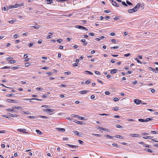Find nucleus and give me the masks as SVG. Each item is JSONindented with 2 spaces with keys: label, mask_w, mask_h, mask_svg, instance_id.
I'll list each match as a JSON object with an SVG mask.
<instances>
[{
  "label": "nucleus",
  "mask_w": 158,
  "mask_h": 158,
  "mask_svg": "<svg viewBox=\"0 0 158 158\" xmlns=\"http://www.w3.org/2000/svg\"><path fill=\"white\" fill-rule=\"evenodd\" d=\"M153 117H151V118H146L145 119L139 118L138 119V121L139 122H148L149 121L151 120H153Z\"/></svg>",
  "instance_id": "f257e3e1"
},
{
  "label": "nucleus",
  "mask_w": 158,
  "mask_h": 158,
  "mask_svg": "<svg viewBox=\"0 0 158 158\" xmlns=\"http://www.w3.org/2000/svg\"><path fill=\"white\" fill-rule=\"evenodd\" d=\"M75 27L81 30H84L86 31L88 30L86 28L81 26L76 25Z\"/></svg>",
  "instance_id": "f03ea898"
},
{
  "label": "nucleus",
  "mask_w": 158,
  "mask_h": 158,
  "mask_svg": "<svg viewBox=\"0 0 158 158\" xmlns=\"http://www.w3.org/2000/svg\"><path fill=\"white\" fill-rule=\"evenodd\" d=\"M17 131L22 133H25L26 134H28V132L25 131H26V130L25 129H17Z\"/></svg>",
  "instance_id": "7ed1b4c3"
},
{
  "label": "nucleus",
  "mask_w": 158,
  "mask_h": 158,
  "mask_svg": "<svg viewBox=\"0 0 158 158\" xmlns=\"http://www.w3.org/2000/svg\"><path fill=\"white\" fill-rule=\"evenodd\" d=\"M111 3L114 6H115L117 7H119V5L117 4V3L115 1H114L113 0H112Z\"/></svg>",
  "instance_id": "20e7f679"
},
{
  "label": "nucleus",
  "mask_w": 158,
  "mask_h": 158,
  "mask_svg": "<svg viewBox=\"0 0 158 158\" xmlns=\"http://www.w3.org/2000/svg\"><path fill=\"white\" fill-rule=\"evenodd\" d=\"M74 122L77 124H78L80 125H83L84 124V123L83 122L81 121H79L77 120H75V121H74Z\"/></svg>",
  "instance_id": "39448f33"
},
{
  "label": "nucleus",
  "mask_w": 158,
  "mask_h": 158,
  "mask_svg": "<svg viewBox=\"0 0 158 158\" xmlns=\"http://www.w3.org/2000/svg\"><path fill=\"white\" fill-rule=\"evenodd\" d=\"M134 102L135 103L138 105L140 103H141V101L140 100L136 99L134 100Z\"/></svg>",
  "instance_id": "423d86ee"
},
{
  "label": "nucleus",
  "mask_w": 158,
  "mask_h": 158,
  "mask_svg": "<svg viewBox=\"0 0 158 158\" xmlns=\"http://www.w3.org/2000/svg\"><path fill=\"white\" fill-rule=\"evenodd\" d=\"M7 101H8V102H11V103H15L17 102V101L16 100H14L8 99L7 100Z\"/></svg>",
  "instance_id": "0eeeda50"
},
{
  "label": "nucleus",
  "mask_w": 158,
  "mask_h": 158,
  "mask_svg": "<svg viewBox=\"0 0 158 158\" xmlns=\"http://www.w3.org/2000/svg\"><path fill=\"white\" fill-rule=\"evenodd\" d=\"M24 100H36L37 101H42V99H38V98H31V99H24Z\"/></svg>",
  "instance_id": "6e6552de"
},
{
  "label": "nucleus",
  "mask_w": 158,
  "mask_h": 158,
  "mask_svg": "<svg viewBox=\"0 0 158 158\" xmlns=\"http://www.w3.org/2000/svg\"><path fill=\"white\" fill-rule=\"evenodd\" d=\"M88 92V90H82L81 91L79 92V94H86Z\"/></svg>",
  "instance_id": "1a4fd4ad"
},
{
  "label": "nucleus",
  "mask_w": 158,
  "mask_h": 158,
  "mask_svg": "<svg viewBox=\"0 0 158 158\" xmlns=\"http://www.w3.org/2000/svg\"><path fill=\"white\" fill-rule=\"evenodd\" d=\"M116 138H118L120 139H124V137L120 135H116L114 136Z\"/></svg>",
  "instance_id": "9d476101"
},
{
  "label": "nucleus",
  "mask_w": 158,
  "mask_h": 158,
  "mask_svg": "<svg viewBox=\"0 0 158 158\" xmlns=\"http://www.w3.org/2000/svg\"><path fill=\"white\" fill-rule=\"evenodd\" d=\"M117 69H113L110 71V73L111 74L115 73L117 72Z\"/></svg>",
  "instance_id": "9b49d317"
},
{
  "label": "nucleus",
  "mask_w": 158,
  "mask_h": 158,
  "mask_svg": "<svg viewBox=\"0 0 158 158\" xmlns=\"http://www.w3.org/2000/svg\"><path fill=\"white\" fill-rule=\"evenodd\" d=\"M130 135L132 137H138L139 136L138 134H131Z\"/></svg>",
  "instance_id": "f8f14e48"
},
{
  "label": "nucleus",
  "mask_w": 158,
  "mask_h": 158,
  "mask_svg": "<svg viewBox=\"0 0 158 158\" xmlns=\"http://www.w3.org/2000/svg\"><path fill=\"white\" fill-rule=\"evenodd\" d=\"M6 110L7 111H12V112H17L16 110H14V109H6Z\"/></svg>",
  "instance_id": "ddd939ff"
},
{
  "label": "nucleus",
  "mask_w": 158,
  "mask_h": 158,
  "mask_svg": "<svg viewBox=\"0 0 158 158\" xmlns=\"http://www.w3.org/2000/svg\"><path fill=\"white\" fill-rule=\"evenodd\" d=\"M56 129L59 131L64 132L65 131V129L64 128H57Z\"/></svg>",
  "instance_id": "4468645a"
},
{
  "label": "nucleus",
  "mask_w": 158,
  "mask_h": 158,
  "mask_svg": "<svg viewBox=\"0 0 158 158\" xmlns=\"http://www.w3.org/2000/svg\"><path fill=\"white\" fill-rule=\"evenodd\" d=\"M66 145L70 147H71L72 148H76L78 147V146H77L72 145L69 144H66Z\"/></svg>",
  "instance_id": "2eb2a0df"
},
{
  "label": "nucleus",
  "mask_w": 158,
  "mask_h": 158,
  "mask_svg": "<svg viewBox=\"0 0 158 158\" xmlns=\"http://www.w3.org/2000/svg\"><path fill=\"white\" fill-rule=\"evenodd\" d=\"M105 37L103 36H102L100 37L99 38H95V40H98V41H100L101 39H103Z\"/></svg>",
  "instance_id": "dca6fc26"
},
{
  "label": "nucleus",
  "mask_w": 158,
  "mask_h": 158,
  "mask_svg": "<svg viewBox=\"0 0 158 158\" xmlns=\"http://www.w3.org/2000/svg\"><path fill=\"white\" fill-rule=\"evenodd\" d=\"M12 108L13 109H18L19 110H21L22 108L20 106H12Z\"/></svg>",
  "instance_id": "f3484780"
},
{
  "label": "nucleus",
  "mask_w": 158,
  "mask_h": 158,
  "mask_svg": "<svg viewBox=\"0 0 158 158\" xmlns=\"http://www.w3.org/2000/svg\"><path fill=\"white\" fill-rule=\"evenodd\" d=\"M2 10L4 11L8 10H9V8L7 6H4L2 8Z\"/></svg>",
  "instance_id": "a211bd4d"
},
{
  "label": "nucleus",
  "mask_w": 158,
  "mask_h": 158,
  "mask_svg": "<svg viewBox=\"0 0 158 158\" xmlns=\"http://www.w3.org/2000/svg\"><path fill=\"white\" fill-rule=\"evenodd\" d=\"M84 73L85 74H89L90 75H92L93 73L90 71H84Z\"/></svg>",
  "instance_id": "6ab92c4d"
},
{
  "label": "nucleus",
  "mask_w": 158,
  "mask_h": 158,
  "mask_svg": "<svg viewBox=\"0 0 158 158\" xmlns=\"http://www.w3.org/2000/svg\"><path fill=\"white\" fill-rule=\"evenodd\" d=\"M32 27L36 29H38L40 27V26L39 25H36L33 26Z\"/></svg>",
  "instance_id": "aec40b11"
},
{
  "label": "nucleus",
  "mask_w": 158,
  "mask_h": 158,
  "mask_svg": "<svg viewBox=\"0 0 158 158\" xmlns=\"http://www.w3.org/2000/svg\"><path fill=\"white\" fill-rule=\"evenodd\" d=\"M8 114H10L11 117H18V115L17 114H14L10 113H9Z\"/></svg>",
  "instance_id": "412c9836"
},
{
  "label": "nucleus",
  "mask_w": 158,
  "mask_h": 158,
  "mask_svg": "<svg viewBox=\"0 0 158 158\" xmlns=\"http://www.w3.org/2000/svg\"><path fill=\"white\" fill-rule=\"evenodd\" d=\"M128 11L130 13H132L133 12H135L134 10L133 9V8L132 9H129L128 10Z\"/></svg>",
  "instance_id": "4be33fe9"
},
{
  "label": "nucleus",
  "mask_w": 158,
  "mask_h": 158,
  "mask_svg": "<svg viewBox=\"0 0 158 158\" xmlns=\"http://www.w3.org/2000/svg\"><path fill=\"white\" fill-rule=\"evenodd\" d=\"M145 150L150 153H152L154 152V151L149 149H145Z\"/></svg>",
  "instance_id": "5701e85b"
},
{
  "label": "nucleus",
  "mask_w": 158,
  "mask_h": 158,
  "mask_svg": "<svg viewBox=\"0 0 158 158\" xmlns=\"http://www.w3.org/2000/svg\"><path fill=\"white\" fill-rule=\"evenodd\" d=\"M36 132L39 135H42V133L40 130H36Z\"/></svg>",
  "instance_id": "b1692460"
},
{
  "label": "nucleus",
  "mask_w": 158,
  "mask_h": 158,
  "mask_svg": "<svg viewBox=\"0 0 158 158\" xmlns=\"http://www.w3.org/2000/svg\"><path fill=\"white\" fill-rule=\"evenodd\" d=\"M116 127L119 128L123 129V126H122L121 125H116Z\"/></svg>",
  "instance_id": "393cba45"
},
{
  "label": "nucleus",
  "mask_w": 158,
  "mask_h": 158,
  "mask_svg": "<svg viewBox=\"0 0 158 158\" xmlns=\"http://www.w3.org/2000/svg\"><path fill=\"white\" fill-rule=\"evenodd\" d=\"M140 6V4L139 3H138L136 6H135V8H137L138 10Z\"/></svg>",
  "instance_id": "a878e982"
},
{
  "label": "nucleus",
  "mask_w": 158,
  "mask_h": 158,
  "mask_svg": "<svg viewBox=\"0 0 158 158\" xmlns=\"http://www.w3.org/2000/svg\"><path fill=\"white\" fill-rule=\"evenodd\" d=\"M19 67L18 66H14L11 68V69L13 70H15L18 69Z\"/></svg>",
  "instance_id": "bb28decb"
},
{
  "label": "nucleus",
  "mask_w": 158,
  "mask_h": 158,
  "mask_svg": "<svg viewBox=\"0 0 158 158\" xmlns=\"http://www.w3.org/2000/svg\"><path fill=\"white\" fill-rule=\"evenodd\" d=\"M27 118H31V119H33L35 118V117L34 116H28L27 117Z\"/></svg>",
  "instance_id": "cd10ccee"
},
{
  "label": "nucleus",
  "mask_w": 158,
  "mask_h": 158,
  "mask_svg": "<svg viewBox=\"0 0 158 158\" xmlns=\"http://www.w3.org/2000/svg\"><path fill=\"white\" fill-rule=\"evenodd\" d=\"M74 133H75V134H76V135H77L78 136H80V133L78 131H74Z\"/></svg>",
  "instance_id": "c85d7f7f"
},
{
  "label": "nucleus",
  "mask_w": 158,
  "mask_h": 158,
  "mask_svg": "<svg viewBox=\"0 0 158 158\" xmlns=\"http://www.w3.org/2000/svg\"><path fill=\"white\" fill-rule=\"evenodd\" d=\"M16 21V20L15 19L11 20L9 21V23H10L12 24L13 23L15 22Z\"/></svg>",
  "instance_id": "c756f323"
},
{
  "label": "nucleus",
  "mask_w": 158,
  "mask_h": 158,
  "mask_svg": "<svg viewBox=\"0 0 158 158\" xmlns=\"http://www.w3.org/2000/svg\"><path fill=\"white\" fill-rule=\"evenodd\" d=\"M47 4H50L52 2V0H46Z\"/></svg>",
  "instance_id": "7c9ffc66"
},
{
  "label": "nucleus",
  "mask_w": 158,
  "mask_h": 158,
  "mask_svg": "<svg viewBox=\"0 0 158 158\" xmlns=\"http://www.w3.org/2000/svg\"><path fill=\"white\" fill-rule=\"evenodd\" d=\"M9 61L10 62V64H14L16 62V61L15 60H9Z\"/></svg>",
  "instance_id": "2f4dec72"
},
{
  "label": "nucleus",
  "mask_w": 158,
  "mask_h": 158,
  "mask_svg": "<svg viewBox=\"0 0 158 158\" xmlns=\"http://www.w3.org/2000/svg\"><path fill=\"white\" fill-rule=\"evenodd\" d=\"M91 81L90 80H88L86 81L85 82V83L87 85V84H89L90 82Z\"/></svg>",
  "instance_id": "473e14b6"
},
{
  "label": "nucleus",
  "mask_w": 158,
  "mask_h": 158,
  "mask_svg": "<svg viewBox=\"0 0 158 158\" xmlns=\"http://www.w3.org/2000/svg\"><path fill=\"white\" fill-rule=\"evenodd\" d=\"M105 136L107 137H108V138H109L110 139H112L114 137L113 136H110V135H105Z\"/></svg>",
  "instance_id": "72a5a7b5"
},
{
  "label": "nucleus",
  "mask_w": 158,
  "mask_h": 158,
  "mask_svg": "<svg viewBox=\"0 0 158 158\" xmlns=\"http://www.w3.org/2000/svg\"><path fill=\"white\" fill-rule=\"evenodd\" d=\"M143 138L145 139H152V137L151 136H144L143 137Z\"/></svg>",
  "instance_id": "f704fd0d"
},
{
  "label": "nucleus",
  "mask_w": 158,
  "mask_h": 158,
  "mask_svg": "<svg viewBox=\"0 0 158 158\" xmlns=\"http://www.w3.org/2000/svg\"><path fill=\"white\" fill-rule=\"evenodd\" d=\"M149 69H150V70H151L152 71H153V72H154V73H157V72L156 71H155V70L154 69H152V68L151 67H149Z\"/></svg>",
  "instance_id": "c9c22d12"
},
{
  "label": "nucleus",
  "mask_w": 158,
  "mask_h": 158,
  "mask_svg": "<svg viewBox=\"0 0 158 158\" xmlns=\"http://www.w3.org/2000/svg\"><path fill=\"white\" fill-rule=\"evenodd\" d=\"M36 90H39V91H42V90H43V89L42 88H37L36 89Z\"/></svg>",
  "instance_id": "e433bc0d"
},
{
  "label": "nucleus",
  "mask_w": 158,
  "mask_h": 158,
  "mask_svg": "<svg viewBox=\"0 0 158 158\" xmlns=\"http://www.w3.org/2000/svg\"><path fill=\"white\" fill-rule=\"evenodd\" d=\"M22 114H30V113L28 112V111H27V112H25V111H23V113H22Z\"/></svg>",
  "instance_id": "4c0bfd02"
},
{
  "label": "nucleus",
  "mask_w": 158,
  "mask_h": 158,
  "mask_svg": "<svg viewBox=\"0 0 158 158\" xmlns=\"http://www.w3.org/2000/svg\"><path fill=\"white\" fill-rule=\"evenodd\" d=\"M10 68V67H7V66H5L3 67H2L1 68V69H9Z\"/></svg>",
  "instance_id": "58836bf2"
},
{
  "label": "nucleus",
  "mask_w": 158,
  "mask_h": 158,
  "mask_svg": "<svg viewBox=\"0 0 158 158\" xmlns=\"http://www.w3.org/2000/svg\"><path fill=\"white\" fill-rule=\"evenodd\" d=\"M112 145H113L114 146L116 147L117 148H119V146L117 144H116L115 143H113L112 144Z\"/></svg>",
  "instance_id": "ea45409f"
},
{
  "label": "nucleus",
  "mask_w": 158,
  "mask_h": 158,
  "mask_svg": "<svg viewBox=\"0 0 158 158\" xmlns=\"http://www.w3.org/2000/svg\"><path fill=\"white\" fill-rule=\"evenodd\" d=\"M42 41L43 40L41 39H40L38 41V43L39 44H40L42 43Z\"/></svg>",
  "instance_id": "a19ab883"
},
{
  "label": "nucleus",
  "mask_w": 158,
  "mask_h": 158,
  "mask_svg": "<svg viewBox=\"0 0 158 158\" xmlns=\"http://www.w3.org/2000/svg\"><path fill=\"white\" fill-rule=\"evenodd\" d=\"M126 2L127 4L129 5H132L131 3L129 1H127Z\"/></svg>",
  "instance_id": "79ce46f5"
},
{
  "label": "nucleus",
  "mask_w": 158,
  "mask_h": 158,
  "mask_svg": "<svg viewBox=\"0 0 158 158\" xmlns=\"http://www.w3.org/2000/svg\"><path fill=\"white\" fill-rule=\"evenodd\" d=\"M97 75H100L101 74L100 73L97 71H95L94 72Z\"/></svg>",
  "instance_id": "37998d69"
},
{
  "label": "nucleus",
  "mask_w": 158,
  "mask_h": 158,
  "mask_svg": "<svg viewBox=\"0 0 158 158\" xmlns=\"http://www.w3.org/2000/svg\"><path fill=\"white\" fill-rule=\"evenodd\" d=\"M14 94H8L6 95V96L8 97H10L11 96H14Z\"/></svg>",
  "instance_id": "c03bdc74"
},
{
  "label": "nucleus",
  "mask_w": 158,
  "mask_h": 158,
  "mask_svg": "<svg viewBox=\"0 0 158 158\" xmlns=\"http://www.w3.org/2000/svg\"><path fill=\"white\" fill-rule=\"evenodd\" d=\"M122 4L124 6H128L126 4V3L124 2H122Z\"/></svg>",
  "instance_id": "a18cd8bd"
},
{
  "label": "nucleus",
  "mask_w": 158,
  "mask_h": 158,
  "mask_svg": "<svg viewBox=\"0 0 158 158\" xmlns=\"http://www.w3.org/2000/svg\"><path fill=\"white\" fill-rule=\"evenodd\" d=\"M18 37V35L17 34H15L13 36V38L14 39H16Z\"/></svg>",
  "instance_id": "49530a36"
},
{
  "label": "nucleus",
  "mask_w": 158,
  "mask_h": 158,
  "mask_svg": "<svg viewBox=\"0 0 158 158\" xmlns=\"http://www.w3.org/2000/svg\"><path fill=\"white\" fill-rule=\"evenodd\" d=\"M28 33L27 32H26L25 33H24L23 34H22V35L23 36H26L27 35H28Z\"/></svg>",
  "instance_id": "de8ad7c7"
},
{
  "label": "nucleus",
  "mask_w": 158,
  "mask_h": 158,
  "mask_svg": "<svg viewBox=\"0 0 158 158\" xmlns=\"http://www.w3.org/2000/svg\"><path fill=\"white\" fill-rule=\"evenodd\" d=\"M40 117L42 118H45L46 119H47L48 118L47 117L45 116H40Z\"/></svg>",
  "instance_id": "09e8293b"
},
{
  "label": "nucleus",
  "mask_w": 158,
  "mask_h": 158,
  "mask_svg": "<svg viewBox=\"0 0 158 158\" xmlns=\"http://www.w3.org/2000/svg\"><path fill=\"white\" fill-rule=\"evenodd\" d=\"M25 65L26 67H28L30 65V64L29 63H27L25 64Z\"/></svg>",
  "instance_id": "8fccbe9b"
},
{
  "label": "nucleus",
  "mask_w": 158,
  "mask_h": 158,
  "mask_svg": "<svg viewBox=\"0 0 158 158\" xmlns=\"http://www.w3.org/2000/svg\"><path fill=\"white\" fill-rule=\"evenodd\" d=\"M105 94L107 95H109L110 94V92L108 91H106L105 92Z\"/></svg>",
  "instance_id": "3c124183"
},
{
  "label": "nucleus",
  "mask_w": 158,
  "mask_h": 158,
  "mask_svg": "<svg viewBox=\"0 0 158 158\" xmlns=\"http://www.w3.org/2000/svg\"><path fill=\"white\" fill-rule=\"evenodd\" d=\"M62 40L61 39H59L57 40V41L59 43H60L62 42Z\"/></svg>",
  "instance_id": "603ef678"
},
{
  "label": "nucleus",
  "mask_w": 158,
  "mask_h": 158,
  "mask_svg": "<svg viewBox=\"0 0 158 158\" xmlns=\"http://www.w3.org/2000/svg\"><path fill=\"white\" fill-rule=\"evenodd\" d=\"M89 34L91 36H94V34L93 33H89Z\"/></svg>",
  "instance_id": "864d4df0"
},
{
  "label": "nucleus",
  "mask_w": 158,
  "mask_h": 158,
  "mask_svg": "<svg viewBox=\"0 0 158 158\" xmlns=\"http://www.w3.org/2000/svg\"><path fill=\"white\" fill-rule=\"evenodd\" d=\"M118 100L119 99L118 98H114L113 99V100L115 102H117L118 101Z\"/></svg>",
  "instance_id": "5fc2aeb1"
},
{
  "label": "nucleus",
  "mask_w": 158,
  "mask_h": 158,
  "mask_svg": "<svg viewBox=\"0 0 158 158\" xmlns=\"http://www.w3.org/2000/svg\"><path fill=\"white\" fill-rule=\"evenodd\" d=\"M78 118L81 120H85L84 118L80 116L78 117Z\"/></svg>",
  "instance_id": "6e6d98bb"
},
{
  "label": "nucleus",
  "mask_w": 158,
  "mask_h": 158,
  "mask_svg": "<svg viewBox=\"0 0 158 158\" xmlns=\"http://www.w3.org/2000/svg\"><path fill=\"white\" fill-rule=\"evenodd\" d=\"M130 55V53H128L127 54H125L124 55V56L125 57H128Z\"/></svg>",
  "instance_id": "4d7b16f0"
},
{
  "label": "nucleus",
  "mask_w": 158,
  "mask_h": 158,
  "mask_svg": "<svg viewBox=\"0 0 158 158\" xmlns=\"http://www.w3.org/2000/svg\"><path fill=\"white\" fill-rule=\"evenodd\" d=\"M135 60H136L137 62L138 63H140V64H141V62L139 60H138L137 58H136L135 59Z\"/></svg>",
  "instance_id": "13d9d810"
},
{
  "label": "nucleus",
  "mask_w": 158,
  "mask_h": 158,
  "mask_svg": "<svg viewBox=\"0 0 158 158\" xmlns=\"http://www.w3.org/2000/svg\"><path fill=\"white\" fill-rule=\"evenodd\" d=\"M63 140H64V141H65V140H66V141H67L68 140V138H66V137H65V138H63Z\"/></svg>",
  "instance_id": "bf43d9fd"
},
{
  "label": "nucleus",
  "mask_w": 158,
  "mask_h": 158,
  "mask_svg": "<svg viewBox=\"0 0 158 158\" xmlns=\"http://www.w3.org/2000/svg\"><path fill=\"white\" fill-rule=\"evenodd\" d=\"M98 81L100 82V83H101L102 84H103V82L100 79H98Z\"/></svg>",
  "instance_id": "052dcab7"
},
{
  "label": "nucleus",
  "mask_w": 158,
  "mask_h": 158,
  "mask_svg": "<svg viewBox=\"0 0 158 158\" xmlns=\"http://www.w3.org/2000/svg\"><path fill=\"white\" fill-rule=\"evenodd\" d=\"M78 65V64H77V63H75L73 64V66H74L76 67V66H77Z\"/></svg>",
  "instance_id": "680f3d73"
},
{
  "label": "nucleus",
  "mask_w": 158,
  "mask_h": 158,
  "mask_svg": "<svg viewBox=\"0 0 158 158\" xmlns=\"http://www.w3.org/2000/svg\"><path fill=\"white\" fill-rule=\"evenodd\" d=\"M64 73L66 75H69L70 74L71 72H67Z\"/></svg>",
  "instance_id": "e2e57ef3"
},
{
  "label": "nucleus",
  "mask_w": 158,
  "mask_h": 158,
  "mask_svg": "<svg viewBox=\"0 0 158 158\" xmlns=\"http://www.w3.org/2000/svg\"><path fill=\"white\" fill-rule=\"evenodd\" d=\"M115 35V34L113 32H111L110 33V35L112 36H114Z\"/></svg>",
  "instance_id": "0e129e2a"
},
{
  "label": "nucleus",
  "mask_w": 158,
  "mask_h": 158,
  "mask_svg": "<svg viewBox=\"0 0 158 158\" xmlns=\"http://www.w3.org/2000/svg\"><path fill=\"white\" fill-rule=\"evenodd\" d=\"M34 43H31L29 44V47H31L33 45Z\"/></svg>",
  "instance_id": "69168bd1"
},
{
  "label": "nucleus",
  "mask_w": 158,
  "mask_h": 158,
  "mask_svg": "<svg viewBox=\"0 0 158 158\" xmlns=\"http://www.w3.org/2000/svg\"><path fill=\"white\" fill-rule=\"evenodd\" d=\"M78 141L80 144H82L83 143V142L82 141L80 140H79Z\"/></svg>",
  "instance_id": "338daca9"
},
{
  "label": "nucleus",
  "mask_w": 158,
  "mask_h": 158,
  "mask_svg": "<svg viewBox=\"0 0 158 158\" xmlns=\"http://www.w3.org/2000/svg\"><path fill=\"white\" fill-rule=\"evenodd\" d=\"M28 57V56H27V55L26 54H25L24 55V59H27V58Z\"/></svg>",
  "instance_id": "774afa93"
}]
</instances>
